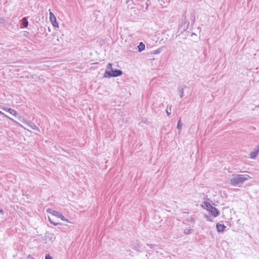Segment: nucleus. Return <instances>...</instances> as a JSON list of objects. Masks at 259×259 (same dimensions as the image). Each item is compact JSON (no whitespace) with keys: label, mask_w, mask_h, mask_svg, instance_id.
Returning a JSON list of instances; mask_svg holds the SVG:
<instances>
[{"label":"nucleus","mask_w":259,"mask_h":259,"mask_svg":"<svg viewBox=\"0 0 259 259\" xmlns=\"http://www.w3.org/2000/svg\"><path fill=\"white\" fill-rule=\"evenodd\" d=\"M250 178L248 175H234L233 177L231 179L230 184L234 186L240 187L245 181Z\"/></svg>","instance_id":"nucleus-1"},{"label":"nucleus","mask_w":259,"mask_h":259,"mask_svg":"<svg viewBox=\"0 0 259 259\" xmlns=\"http://www.w3.org/2000/svg\"><path fill=\"white\" fill-rule=\"evenodd\" d=\"M122 74V70L115 69L112 70H106L104 74V77L111 78L120 76Z\"/></svg>","instance_id":"nucleus-2"},{"label":"nucleus","mask_w":259,"mask_h":259,"mask_svg":"<svg viewBox=\"0 0 259 259\" xmlns=\"http://www.w3.org/2000/svg\"><path fill=\"white\" fill-rule=\"evenodd\" d=\"M0 108L3 110H5L10 113L13 116H15L16 117L19 116V117L20 118V116H19V114L17 111H16V110L12 108L6 107L4 104H0Z\"/></svg>","instance_id":"nucleus-3"},{"label":"nucleus","mask_w":259,"mask_h":259,"mask_svg":"<svg viewBox=\"0 0 259 259\" xmlns=\"http://www.w3.org/2000/svg\"><path fill=\"white\" fill-rule=\"evenodd\" d=\"M207 211H208L210 214L214 218L218 217L220 214L219 210L216 207L212 206L211 205Z\"/></svg>","instance_id":"nucleus-4"},{"label":"nucleus","mask_w":259,"mask_h":259,"mask_svg":"<svg viewBox=\"0 0 259 259\" xmlns=\"http://www.w3.org/2000/svg\"><path fill=\"white\" fill-rule=\"evenodd\" d=\"M45 239H44L45 241H47L48 240L51 243H53L56 238L55 235L53 233H49V232H47L45 234Z\"/></svg>","instance_id":"nucleus-5"},{"label":"nucleus","mask_w":259,"mask_h":259,"mask_svg":"<svg viewBox=\"0 0 259 259\" xmlns=\"http://www.w3.org/2000/svg\"><path fill=\"white\" fill-rule=\"evenodd\" d=\"M50 20L54 27H58L59 24L56 21V18L54 14L50 12Z\"/></svg>","instance_id":"nucleus-6"},{"label":"nucleus","mask_w":259,"mask_h":259,"mask_svg":"<svg viewBox=\"0 0 259 259\" xmlns=\"http://www.w3.org/2000/svg\"><path fill=\"white\" fill-rule=\"evenodd\" d=\"M259 153V144L257 145L253 149V151L249 154V158L255 159L258 155Z\"/></svg>","instance_id":"nucleus-7"},{"label":"nucleus","mask_w":259,"mask_h":259,"mask_svg":"<svg viewBox=\"0 0 259 259\" xmlns=\"http://www.w3.org/2000/svg\"><path fill=\"white\" fill-rule=\"evenodd\" d=\"M53 215L60 218L62 221L69 222L68 220L65 218V217L60 212L58 211H53Z\"/></svg>","instance_id":"nucleus-8"},{"label":"nucleus","mask_w":259,"mask_h":259,"mask_svg":"<svg viewBox=\"0 0 259 259\" xmlns=\"http://www.w3.org/2000/svg\"><path fill=\"white\" fill-rule=\"evenodd\" d=\"M226 228V227L224 224L217 223L216 225L217 230L218 232H224Z\"/></svg>","instance_id":"nucleus-9"},{"label":"nucleus","mask_w":259,"mask_h":259,"mask_svg":"<svg viewBox=\"0 0 259 259\" xmlns=\"http://www.w3.org/2000/svg\"><path fill=\"white\" fill-rule=\"evenodd\" d=\"M162 8H166L170 2V0H157Z\"/></svg>","instance_id":"nucleus-10"},{"label":"nucleus","mask_w":259,"mask_h":259,"mask_svg":"<svg viewBox=\"0 0 259 259\" xmlns=\"http://www.w3.org/2000/svg\"><path fill=\"white\" fill-rule=\"evenodd\" d=\"M27 125L32 129L37 131L38 132L40 131L39 127L35 124L33 122L29 121L28 122Z\"/></svg>","instance_id":"nucleus-11"},{"label":"nucleus","mask_w":259,"mask_h":259,"mask_svg":"<svg viewBox=\"0 0 259 259\" xmlns=\"http://www.w3.org/2000/svg\"><path fill=\"white\" fill-rule=\"evenodd\" d=\"M186 88L185 85L183 87L179 86L178 88V92L180 93V98H182L184 96V89Z\"/></svg>","instance_id":"nucleus-12"},{"label":"nucleus","mask_w":259,"mask_h":259,"mask_svg":"<svg viewBox=\"0 0 259 259\" xmlns=\"http://www.w3.org/2000/svg\"><path fill=\"white\" fill-rule=\"evenodd\" d=\"M28 17H23L21 20V25L24 27H27L28 25Z\"/></svg>","instance_id":"nucleus-13"},{"label":"nucleus","mask_w":259,"mask_h":259,"mask_svg":"<svg viewBox=\"0 0 259 259\" xmlns=\"http://www.w3.org/2000/svg\"><path fill=\"white\" fill-rule=\"evenodd\" d=\"M210 205H211L209 202L204 201L202 202V204H201V207L204 209H206L207 210Z\"/></svg>","instance_id":"nucleus-14"},{"label":"nucleus","mask_w":259,"mask_h":259,"mask_svg":"<svg viewBox=\"0 0 259 259\" xmlns=\"http://www.w3.org/2000/svg\"><path fill=\"white\" fill-rule=\"evenodd\" d=\"M141 244L140 243V242H139L138 241H136L135 242H134L133 244V248L137 250V251H139L140 250V249L141 248Z\"/></svg>","instance_id":"nucleus-15"},{"label":"nucleus","mask_w":259,"mask_h":259,"mask_svg":"<svg viewBox=\"0 0 259 259\" xmlns=\"http://www.w3.org/2000/svg\"><path fill=\"white\" fill-rule=\"evenodd\" d=\"M138 52H141L145 49V45L143 42H140L139 45L137 46Z\"/></svg>","instance_id":"nucleus-16"},{"label":"nucleus","mask_w":259,"mask_h":259,"mask_svg":"<svg viewBox=\"0 0 259 259\" xmlns=\"http://www.w3.org/2000/svg\"><path fill=\"white\" fill-rule=\"evenodd\" d=\"M162 51V48H158V49L156 50H154L153 51H151L150 52V54L151 55H156V54H159Z\"/></svg>","instance_id":"nucleus-17"},{"label":"nucleus","mask_w":259,"mask_h":259,"mask_svg":"<svg viewBox=\"0 0 259 259\" xmlns=\"http://www.w3.org/2000/svg\"><path fill=\"white\" fill-rule=\"evenodd\" d=\"M182 123H181V119H180L178 122L177 128L178 130H179L180 131H181L182 130Z\"/></svg>","instance_id":"nucleus-18"},{"label":"nucleus","mask_w":259,"mask_h":259,"mask_svg":"<svg viewBox=\"0 0 259 259\" xmlns=\"http://www.w3.org/2000/svg\"><path fill=\"white\" fill-rule=\"evenodd\" d=\"M193 231V230L192 229H186L184 231V233L185 234V235H189L190 234V233H191V232Z\"/></svg>","instance_id":"nucleus-19"},{"label":"nucleus","mask_w":259,"mask_h":259,"mask_svg":"<svg viewBox=\"0 0 259 259\" xmlns=\"http://www.w3.org/2000/svg\"><path fill=\"white\" fill-rule=\"evenodd\" d=\"M49 222L51 224H53L54 225V226H57L58 225H61V223H55V222H54L53 220H51V219L49 217Z\"/></svg>","instance_id":"nucleus-20"},{"label":"nucleus","mask_w":259,"mask_h":259,"mask_svg":"<svg viewBox=\"0 0 259 259\" xmlns=\"http://www.w3.org/2000/svg\"><path fill=\"white\" fill-rule=\"evenodd\" d=\"M186 221H187V222H191V223H192L193 224L195 223V220L193 217H191L190 220L188 219H187Z\"/></svg>","instance_id":"nucleus-21"},{"label":"nucleus","mask_w":259,"mask_h":259,"mask_svg":"<svg viewBox=\"0 0 259 259\" xmlns=\"http://www.w3.org/2000/svg\"><path fill=\"white\" fill-rule=\"evenodd\" d=\"M7 119H9L10 121H11L12 122L15 123V124H19L20 125V124H19L17 121H16V120H15L14 119L11 118L9 117V118H7ZM21 126H22V125H21Z\"/></svg>","instance_id":"nucleus-22"},{"label":"nucleus","mask_w":259,"mask_h":259,"mask_svg":"<svg viewBox=\"0 0 259 259\" xmlns=\"http://www.w3.org/2000/svg\"><path fill=\"white\" fill-rule=\"evenodd\" d=\"M112 64L111 63H109L107 65V69L109 70H112Z\"/></svg>","instance_id":"nucleus-23"},{"label":"nucleus","mask_w":259,"mask_h":259,"mask_svg":"<svg viewBox=\"0 0 259 259\" xmlns=\"http://www.w3.org/2000/svg\"><path fill=\"white\" fill-rule=\"evenodd\" d=\"M148 246H149L151 249H154L155 248V247H157V246L155 244H151L147 243L146 244Z\"/></svg>","instance_id":"nucleus-24"},{"label":"nucleus","mask_w":259,"mask_h":259,"mask_svg":"<svg viewBox=\"0 0 259 259\" xmlns=\"http://www.w3.org/2000/svg\"><path fill=\"white\" fill-rule=\"evenodd\" d=\"M56 210H52L51 208H48L46 210V211L48 212V213H51L52 215H53V211H56Z\"/></svg>","instance_id":"nucleus-25"},{"label":"nucleus","mask_w":259,"mask_h":259,"mask_svg":"<svg viewBox=\"0 0 259 259\" xmlns=\"http://www.w3.org/2000/svg\"><path fill=\"white\" fill-rule=\"evenodd\" d=\"M204 218H205L207 220V221H209V222L212 221L211 219H210V217L206 214L204 215Z\"/></svg>","instance_id":"nucleus-26"},{"label":"nucleus","mask_w":259,"mask_h":259,"mask_svg":"<svg viewBox=\"0 0 259 259\" xmlns=\"http://www.w3.org/2000/svg\"><path fill=\"white\" fill-rule=\"evenodd\" d=\"M204 218H205L207 220V221H209V222L212 221L211 219H210V217L206 214L204 215Z\"/></svg>","instance_id":"nucleus-27"},{"label":"nucleus","mask_w":259,"mask_h":259,"mask_svg":"<svg viewBox=\"0 0 259 259\" xmlns=\"http://www.w3.org/2000/svg\"><path fill=\"white\" fill-rule=\"evenodd\" d=\"M166 112L168 116L170 115V114H171V108H170L168 110V108H167L166 110Z\"/></svg>","instance_id":"nucleus-28"},{"label":"nucleus","mask_w":259,"mask_h":259,"mask_svg":"<svg viewBox=\"0 0 259 259\" xmlns=\"http://www.w3.org/2000/svg\"><path fill=\"white\" fill-rule=\"evenodd\" d=\"M0 115H2L3 116H4V117H5L6 118H9V116H8L6 114H5L4 113L2 112L1 110H0Z\"/></svg>","instance_id":"nucleus-29"},{"label":"nucleus","mask_w":259,"mask_h":259,"mask_svg":"<svg viewBox=\"0 0 259 259\" xmlns=\"http://www.w3.org/2000/svg\"><path fill=\"white\" fill-rule=\"evenodd\" d=\"M45 259H53V258L49 254H47L45 256Z\"/></svg>","instance_id":"nucleus-30"},{"label":"nucleus","mask_w":259,"mask_h":259,"mask_svg":"<svg viewBox=\"0 0 259 259\" xmlns=\"http://www.w3.org/2000/svg\"><path fill=\"white\" fill-rule=\"evenodd\" d=\"M22 122L23 123H25V124H26L27 125L28 122H29V120H26V119H25V118H22Z\"/></svg>","instance_id":"nucleus-31"},{"label":"nucleus","mask_w":259,"mask_h":259,"mask_svg":"<svg viewBox=\"0 0 259 259\" xmlns=\"http://www.w3.org/2000/svg\"><path fill=\"white\" fill-rule=\"evenodd\" d=\"M22 122L23 123H25V124H26L27 125L28 122H29V120H26V119H25V118H22Z\"/></svg>","instance_id":"nucleus-32"},{"label":"nucleus","mask_w":259,"mask_h":259,"mask_svg":"<svg viewBox=\"0 0 259 259\" xmlns=\"http://www.w3.org/2000/svg\"><path fill=\"white\" fill-rule=\"evenodd\" d=\"M191 19L193 21V23H194V21H195V15H194V14L191 15Z\"/></svg>","instance_id":"nucleus-33"},{"label":"nucleus","mask_w":259,"mask_h":259,"mask_svg":"<svg viewBox=\"0 0 259 259\" xmlns=\"http://www.w3.org/2000/svg\"><path fill=\"white\" fill-rule=\"evenodd\" d=\"M29 34V33L28 31L24 32V36L27 37Z\"/></svg>","instance_id":"nucleus-34"},{"label":"nucleus","mask_w":259,"mask_h":259,"mask_svg":"<svg viewBox=\"0 0 259 259\" xmlns=\"http://www.w3.org/2000/svg\"><path fill=\"white\" fill-rule=\"evenodd\" d=\"M132 2H133L132 0H126L125 3L126 4H128L130 3V4H131Z\"/></svg>","instance_id":"nucleus-35"},{"label":"nucleus","mask_w":259,"mask_h":259,"mask_svg":"<svg viewBox=\"0 0 259 259\" xmlns=\"http://www.w3.org/2000/svg\"><path fill=\"white\" fill-rule=\"evenodd\" d=\"M148 1H149V0H147V2H146V10H147V9H148V7L149 5V4H150V3H148Z\"/></svg>","instance_id":"nucleus-36"},{"label":"nucleus","mask_w":259,"mask_h":259,"mask_svg":"<svg viewBox=\"0 0 259 259\" xmlns=\"http://www.w3.org/2000/svg\"><path fill=\"white\" fill-rule=\"evenodd\" d=\"M0 213H2V214H3V213H4V211H3V209H0Z\"/></svg>","instance_id":"nucleus-37"},{"label":"nucleus","mask_w":259,"mask_h":259,"mask_svg":"<svg viewBox=\"0 0 259 259\" xmlns=\"http://www.w3.org/2000/svg\"><path fill=\"white\" fill-rule=\"evenodd\" d=\"M40 29L41 31H43V29H45L44 27H40Z\"/></svg>","instance_id":"nucleus-38"},{"label":"nucleus","mask_w":259,"mask_h":259,"mask_svg":"<svg viewBox=\"0 0 259 259\" xmlns=\"http://www.w3.org/2000/svg\"><path fill=\"white\" fill-rule=\"evenodd\" d=\"M183 213H187V214H188V213H189V212H186V211H184V212H183Z\"/></svg>","instance_id":"nucleus-39"},{"label":"nucleus","mask_w":259,"mask_h":259,"mask_svg":"<svg viewBox=\"0 0 259 259\" xmlns=\"http://www.w3.org/2000/svg\"><path fill=\"white\" fill-rule=\"evenodd\" d=\"M226 223H227V224H230V223L229 221L226 222Z\"/></svg>","instance_id":"nucleus-40"},{"label":"nucleus","mask_w":259,"mask_h":259,"mask_svg":"<svg viewBox=\"0 0 259 259\" xmlns=\"http://www.w3.org/2000/svg\"><path fill=\"white\" fill-rule=\"evenodd\" d=\"M255 107H256V108H259V105H256V106H255Z\"/></svg>","instance_id":"nucleus-41"},{"label":"nucleus","mask_w":259,"mask_h":259,"mask_svg":"<svg viewBox=\"0 0 259 259\" xmlns=\"http://www.w3.org/2000/svg\"><path fill=\"white\" fill-rule=\"evenodd\" d=\"M193 35H196V34H195L194 33H192V36Z\"/></svg>","instance_id":"nucleus-42"}]
</instances>
